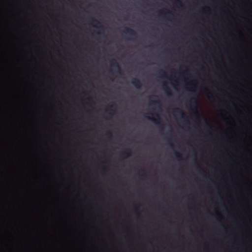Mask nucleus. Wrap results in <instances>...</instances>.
Instances as JSON below:
<instances>
[{"label":"nucleus","instance_id":"obj_7","mask_svg":"<svg viewBox=\"0 0 252 252\" xmlns=\"http://www.w3.org/2000/svg\"><path fill=\"white\" fill-rule=\"evenodd\" d=\"M131 150L129 148L126 149L125 150L121 152V155L124 158H127L131 155Z\"/></svg>","mask_w":252,"mask_h":252},{"label":"nucleus","instance_id":"obj_12","mask_svg":"<svg viewBox=\"0 0 252 252\" xmlns=\"http://www.w3.org/2000/svg\"><path fill=\"white\" fill-rule=\"evenodd\" d=\"M174 155L178 160H181L182 159L181 155L177 152H174Z\"/></svg>","mask_w":252,"mask_h":252},{"label":"nucleus","instance_id":"obj_15","mask_svg":"<svg viewBox=\"0 0 252 252\" xmlns=\"http://www.w3.org/2000/svg\"><path fill=\"white\" fill-rule=\"evenodd\" d=\"M176 4L180 5L181 6H182V3L180 1V0H174Z\"/></svg>","mask_w":252,"mask_h":252},{"label":"nucleus","instance_id":"obj_6","mask_svg":"<svg viewBox=\"0 0 252 252\" xmlns=\"http://www.w3.org/2000/svg\"><path fill=\"white\" fill-rule=\"evenodd\" d=\"M150 114H151L152 115H155L157 118L155 119L154 118L147 117L148 119L152 121L154 123H155L156 124H160V119L158 114H156V113H155V114L151 113Z\"/></svg>","mask_w":252,"mask_h":252},{"label":"nucleus","instance_id":"obj_22","mask_svg":"<svg viewBox=\"0 0 252 252\" xmlns=\"http://www.w3.org/2000/svg\"><path fill=\"white\" fill-rule=\"evenodd\" d=\"M196 166L198 167V165L197 164H196Z\"/></svg>","mask_w":252,"mask_h":252},{"label":"nucleus","instance_id":"obj_19","mask_svg":"<svg viewBox=\"0 0 252 252\" xmlns=\"http://www.w3.org/2000/svg\"><path fill=\"white\" fill-rule=\"evenodd\" d=\"M217 215H218V216L219 217H220V215L219 213H217Z\"/></svg>","mask_w":252,"mask_h":252},{"label":"nucleus","instance_id":"obj_3","mask_svg":"<svg viewBox=\"0 0 252 252\" xmlns=\"http://www.w3.org/2000/svg\"><path fill=\"white\" fill-rule=\"evenodd\" d=\"M173 114L174 116L178 115L181 119H184L185 118V115L183 111L179 108L174 109L173 111Z\"/></svg>","mask_w":252,"mask_h":252},{"label":"nucleus","instance_id":"obj_8","mask_svg":"<svg viewBox=\"0 0 252 252\" xmlns=\"http://www.w3.org/2000/svg\"><path fill=\"white\" fill-rule=\"evenodd\" d=\"M149 105L160 107V102L159 100H150Z\"/></svg>","mask_w":252,"mask_h":252},{"label":"nucleus","instance_id":"obj_20","mask_svg":"<svg viewBox=\"0 0 252 252\" xmlns=\"http://www.w3.org/2000/svg\"><path fill=\"white\" fill-rule=\"evenodd\" d=\"M168 13L170 14H172V13L170 11H168Z\"/></svg>","mask_w":252,"mask_h":252},{"label":"nucleus","instance_id":"obj_21","mask_svg":"<svg viewBox=\"0 0 252 252\" xmlns=\"http://www.w3.org/2000/svg\"><path fill=\"white\" fill-rule=\"evenodd\" d=\"M141 171H144V170H139V173H140Z\"/></svg>","mask_w":252,"mask_h":252},{"label":"nucleus","instance_id":"obj_17","mask_svg":"<svg viewBox=\"0 0 252 252\" xmlns=\"http://www.w3.org/2000/svg\"><path fill=\"white\" fill-rule=\"evenodd\" d=\"M164 15V13H161V12L159 13V15Z\"/></svg>","mask_w":252,"mask_h":252},{"label":"nucleus","instance_id":"obj_2","mask_svg":"<svg viewBox=\"0 0 252 252\" xmlns=\"http://www.w3.org/2000/svg\"><path fill=\"white\" fill-rule=\"evenodd\" d=\"M111 66L117 69V72L121 74V70L119 63L114 59H113L111 62Z\"/></svg>","mask_w":252,"mask_h":252},{"label":"nucleus","instance_id":"obj_11","mask_svg":"<svg viewBox=\"0 0 252 252\" xmlns=\"http://www.w3.org/2000/svg\"><path fill=\"white\" fill-rule=\"evenodd\" d=\"M158 75H159V77H162V78L166 77V72L163 70H160L158 71Z\"/></svg>","mask_w":252,"mask_h":252},{"label":"nucleus","instance_id":"obj_18","mask_svg":"<svg viewBox=\"0 0 252 252\" xmlns=\"http://www.w3.org/2000/svg\"><path fill=\"white\" fill-rule=\"evenodd\" d=\"M172 132L171 131L170 132V133H167L166 134L167 135H170V134H171Z\"/></svg>","mask_w":252,"mask_h":252},{"label":"nucleus","instance_id":"obj_5","mask_svg":"<svg viewBox=\"0 0 252 252\" xmlns=\"http://www.w3.org/2000/svg\"><path fill=\"white\" fill-rule=\"evenodd\" d=\"M123 32L131 36H135L136 35V32L129 28H126L124 30Z\"/></svg>","mask_w":252,"mask_h":252},{"label":"nucleus","instance_id":"obj_1","mask_svg":"<svg viewBox=\"0 0 252 252\" xmlns=\"http://www.w3.org/2000/svg\"><path fill=\"white\" fill-rule=\"evenodd\" d=\"M197 103L196 98H191L190 100V107L194 113V116L197 121H199L200 117L197 110Z\"/></svg>","mask_w":252,"mask_h":252},{"label":"nucleus","instance_id":"obj_10","mask_svg":"<svg viewBox=\"0 0 252 252\" xmlns=\"http://www.w3.org/2000/svg\"><path fill=\"white\" fill-rule=\"evenodd\" d=\"M163 88V90L165 91V92L166 93V94L168 95H171V94L170 93L169 88L168 87V86H167V85L165 83H164L163 84V88Z\"/></svg>","mask_w":252,"mask_h":252},{"label":"nucleus","instance_id":"obj_16","mask_svg":"<svg viewBox=\"0 0 252 252\" xmlns=\"http://www.w3.org/2000/svg\"><path fill=\"white\" fill-rule=\"evenodd\" d=\"M168 140L169 142H171L172 140V138L171 137H168ZM170 145H171V146L173 147V144L171 142H170Z\"/></svg>","mask_w":252,"mask_h":252},{"label":"nucleus","instance_id":"obj_9","mask_svg":"<svg viewBox=\"0 0 252 252\" xmlns=\"http://www.w3.org/2000/svg\"><path fill=\"white\" fill-rule=\"evenodd\" d=\"M91 21L93 23H94L95 24H96L97 25H99V28L101 30V31H104V28L103 26H102L101 24H100V23L96 19H94V18H91Z\"/></svg>","mask_w":252,"mask_h":252},{"label":"nucleus","instance_id":"obj_14","mask_svg":"<svg viewBox=\"0 0 252 252\" xmlns=\"http://www.w3.org/2000/svg\"><path fill=\"white\" fill-rule=\"evenodd\" d=\"M106 135L109 138H112V133L111 131H108L107 133H106Z\"/></svg>","mask_w":252,"mask_h":252},{"label":"nucleus","instance_id":"obj_13","mask_svg":"<svg viewBox=\"0 0 252 252\" xmlns=\"http://www.w3.org/2000/svg\"><path fill=\"white\" fill-rule=\"evenodd\" d=\"M113 108H116V106L114 104H111L109 106V108L107 111L109 110L113 113L115 112V110L112 109Z\"/></svg>","mask_w":252,"mask_h":252},{"label":"nucleus","instance_id":"obj_4","mask_svg":"<svg viewBox=\"0 0 252 252\" xmlns=\"http://www.w3.org/2000/svg\"><path fill=\"white\" fill-rule=\"evenodd\" d=\"M131 83L133 85L135 88L140 89L142 87L141 81L137 78H133L131 81Z\"/></svg>","mask_w":252,"mask_h":252}]
</instances>
